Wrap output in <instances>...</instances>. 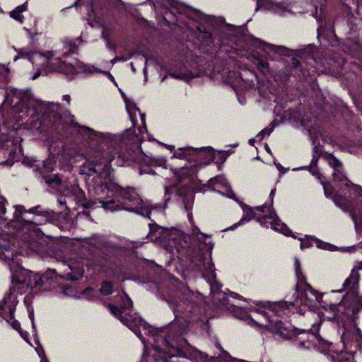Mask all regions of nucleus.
<instances>
[{
    "label": "nucleus",
    "instance_id": "nucleus-26",
    "mask_svg": "<svg viewBox=\"0 0 362 362\" xmlns=\"http://www.w3.org/2000/svg\"><path fill=\"white\" fill-rule=\"evenodd\" d=\"M8 74V69L4 66L0 64V82L7 80Z\"/></svg>",
    "mask_w": 362,
    "mask_h": 362
},
{
    "label": "nucleus",
    "instance_id": "nucleus-49",
    "mask_svg": "<svg viewBox=\"0 0 362 362\" xmlns=\"http://www.w3.org/2000/svg\"><path fill=\"white\" fill-rule=\"evenodd\" d=\"M360 306H361V308H362V303H360Z\"/></svg>",
    "mask_w": 362,
    "mask_h": 362
},
{
    "label": "nucleus",
    "instance_id": "nucleus-23",
    "mask_svg": "<svg viewBox=\"0 0 362 362\" xmlns=\"http://www.w3.org/2000/svg\"><path fill=\"white\" fill-rule=\"evenodd\" d=\"M100 292L103 295H109L112 292V284L110 281H105L100 288Z\"/></svg>",
    "mask_w": 362,
    "mask_h": 362
},
{
    "label": "nucleus",
    "instance_id": "nucleus-18",
    "mask_svg": "<svg viewBox=\"0 0 362 362\" xmlns=\"http://www.w3.org/2000/svg\"><path fill=\"white\" fill-rule=\"evenodd\" d=\"M69 268L72 272L71 274H66V278L71 280H76L83 276V270L79 266L75 267L71 264H68Z\"/></svg>",
    "mask_w": 362,
    "mask_h": 362
},
{
    "label": "nucleus",
    "instance_id": "nucleus-39",
    "mask_svg": "<svg viewBox=\"0 0 362 362\" xmlns=\"http://www.w3.org/2000/svg\"><path fill=\"white\" fill-rule=\"evenodd\" d=\"M87 130H88V135H92V134H95V135H97V134H98V133H97L96 132H95L94 130L90 129H89V128H87Z\"/></svg>",
    "mask_w": 362,
    "mask_h": 362
},
{
    "label": "nucleus",
    "instance_id": "nucleus-7",
    "mask_svg": "<svg viewBox=\"0 0 362 362\" xmlns=\"http://www.w3.org/2000/svg\"><path fill=\"white\" fill-rule=\"evenodd\" d=\"M55 270L49 269L40 276L33 272L21 269L19 274H12V281L16 284H25L31 288H37L44 284L47 280L52 279L55 274Z\"/></svg>",
    "mask_w": 362,
    "mask_h": 362
},
{
    "label": "nucleus",
    "instance_id": "nucleus-48",
    "mask_svg": "<svg viewBox=\"0 0 362 362\" xmlns=\"http://www.w3.org/2000/svg\"><path fill=\"white\" fill-rule=\"evenodd\" d=\"M66 295H69L68 292L66 291H64Z\"/></svg>",
    "mask_w": 362,
    "mask_h": 362
},
{
    "label": "nucleus",
    "instance_id": "nucleus-6",
    "mask_svg": "<svg viewBox=\"0 0 362 362\" xmlns=\"http://www.w3.org/2000/svg\"><path fill=\"white\" fill-rule=\"evenodd\" d=\"M163 344V347L160 344H155L154 348L160 354L163 353L167 356H161L165 359L168 357L171 358L177 356H185L182 351L187 346V341L180 336H175L174 334H169L166 338L160 339Z\"/></svg>",
    "mask_w": 362,
    "mask_h": 362
},
{
    "label": "nucleus",
    "instance_id": "nucleus-21",
    "mask_svg": "<svg viewBox=\"0 0 362 362\" xmlns=\"http://www.w3.org/2000/svg\"><path fill=\"white\" fill-rule=\"evenodd\" d=\"M315 340L320 341V338L318 337L317 336L315 335V334H309V337H308V341H301L300 342V345L302 346H304V347L308 349L312 345H316V344L315 342Z\"/></svg>",
    "mask_w": 362,
    "mask_h": 362
},
{
    "label": "nucleus",
    "instance_id": "nucleus-32",
    "mask_svg": "<svg viewBox=\"0 0 362 362\" xmlns=\"http://www.w3.org/2000/svg\"><path fill=\"white\" fill-rule=\"evenodd\" d=\"M40 357L41 358L40 362H49L48 360L45 358V354L44 351H41L38 352Z\"/></svg>",
    "mask_w": 362,
    "mask_h": 362
},
{
    "label": "nucleus",
    "instance_id": "nucleus-8",
    "mask_svg": "<svg viewBox=\"0 0 362 362\" xmlns=\"http://www.w3.org/2000/svg\"><path fill=\"white\" fill-rule=\"evenodd\" d=\"M109 309L112 314L118 317L124 325L132 329L140 339L141 338L140 331L137 330L136 328L139 329L141 328L146 329L147 325L145 321L139 317L136 314L129 315V317L122 316V311L112 305H109Z\"/></svg>",
    "mask_w": 362,
    "mask_h": 362
},
{
    "label": "nucleus",
    "instance_id": "nucleus-5",
    "mask_svg": "<svg viewBox=\"0 0 362 362\" xmlns=\"http://www.w3.org/2000/svg\"><path fill=\"white\" fill-rule=\"evenodd\" d=\"M243 210L247 218H242L238 223L234 225V228H236L245 221H248V220L251 218H256L262 226L265 227L270 226L273 230L279 231L284 235H288L290 233L288 228L281 222L270 206H263L255 209L246 207V209H243Z\"/></svg>",
    "mask_w": 362,
    "mask_h": 362
},
{
    "label": "nucleus",
    "instance_id": "nucleus-22",
    "mask_svg": "<svg viewBox=\"0 0 362 362\" xmlns=\"http://www.w3.org/2000/svg\"><path fill=\"white\" fill-rule=\"evenodd\" d=\"M169 75L174 78L182 79L184 81H188L192 77L189 74L180 73L176 71L170 72Z\"/></svg>",
    "mask_w": 362,
    "mask_h": 362
},
{
    "label": "nucleus",
    "instance_id": "nucleus-44",
    "mask_svg": "<svg viewBox=\"0 0 362 362\" xmlns=\"http://www.w3.org/2000/svg\"><path fill=\"white\" fill-rule=\"evenodd\" d=\"M220 294H221V293H214V298H217V297H216V295H218V296H219Z\"/></svg>",
    "mask_w": 362,
    "mask_h": 362
},
{
    "label": "nucleus",
    "instance_id": "nucleus-40",
    "mask_svg": "<svg viewBox=\"0 0 362 362\" xmlns=\"http://www.w3.org/2000/svg\"><path fill=\"white\" fill-rule=\"evenodd\" d=\"M21 337H22L25 340L28 341V339H27L28 335V332H21Z\"/></svg>",
    "mask_w": 362,
    "mask_h": 362
},
{
    "label": "nucleus",
    "instance_id": "nucleus-41",
    "mask_svg": "<svg viewBox=\"0 0 362 362\" xmlns=\"http://www.w3.org/2000/svg\"><path fill=\"white\" fill-rule=\"evenodd\" d=\"M103 74H105L107 75V76L109 77L110 79H111L112 81H114V77L112 76V74L109 72H106V71H103Z\"/></svg>",
    "mask_w": 362,
    "mask_h": 362
},
{
    "label": "nucleus",
    "instance_id": "nucleus-34",
    "mask_svg": "<svg viewBox=\"0 0 362 362\" xmlns=\"http://www.w3.org/2000/svg\"><path fill=\"white\" fill-rule=\"evenodd\" d=\"M63 99L68 103V104H70L71 102V97L69 95H63Z\"/></svg>",
    "mask_w": 362,
    "mask_h": 362
},
{
    "label": "nucleus",
    "instance_id": "nucleus-19",
    "mask_svg": "<svg viewBox=\"0 0 362 362\" xmlns=\"http://www.w3.org/2000/svg\"><path fill=\"white\" fill-rule=\"evenodd\" d=\"M156 239H160V242H164L170 240V235L169 234V231L164 229L163 228L158 227L156 231Z\"/></svg>",
    "mask_w": 362,
    "mask_h": 362
},
{
    "label": "nucleus",
    "instance_id": "nucleus-4",
    "mask_svg": "<svg viewBox=\"0 0 362 362\" xmlns=\"http://www.w3.org/2000/svg\"><path fill=\"white\" fill-rule=\"evenodd\" d=\"M76 40H66L63 43L62 48H57L52 50H46L42 52L30 53L24 49H21L18 52V56L16 57V61L20 57H27L30 61L40 62V66L44 68L50 69L53 71L62 72L69 76H73L78 72V66L66 62L64 58L70 54L75 53L78 45Z\"/></svg>",
    "mask_w": 362,
    "mask_h": 362
},
{
    "label": "nucleus",
    "instance_id": "nucleus-30",
    "mask_svg": "<svg viewBox=\"0 0 362 362\" xmlns=\"http://www.w3.org/2000/svg\"><path fill=\"white\" fill-rule=\"evenodd\" d=\"M46 182L48 185H52L53 183L59 184L60 182V179L57 175H54V178L52 179H46Z\"/></svg>",
    "mask_w": 362,
    "mask_h": 362
},
{
    "label": "nucleus",
    "instance_id": "nucleus-13",
    "mask_svg": "<svg viewBox=\"0 0 362 362\" xmlns=\"http://www.w3.org/2000/svg\"><path fill=\"white\" fill-rule=\"evenodd\" d=\"M359 274L356 270H352L350 276L344 281V287L350 288L352 292L356 293L359 281Z\"/></svg>",
    "mask_w": 362,
    "mask_h": 362
},
{
    "label": "nucleus",
    "instance_id": "nucleus-15",
    "mask_svg": "<svg viewBox=\"0 0 362 362\" xmlns=\"http://www.w3.org/2000/svg\"><path fill=\"white\" fill-rule=\"evenodd\" d=\"M299 240L301 242V249L310 247L313 245V243H315L317 247L318 248L327 249V243L322 242L316 238H314L313 237L305 236V238H299Z\"/></svg>",
    "mask_w": 362,
    "mask_h": 362
},
{
    "label": "nucleus",
    "instance_id": "nucleus-33",
    "mask_svg": "<svg viewBox=\"0 0 362 362\" xmlns=\"http://www.w3.org/2000/svg\"><path fill=\"white\" fill-rule=\"evenodd\" d=\"M204 244H205V247L207 250L211 251L212 250L214 245L212 244L211 242H209V243L204 242Z\"/></svg>",
    "mask_w": 362,
    "mask_h": 362
},
{
    "label": "nucleus",
    "instance_id": "nucleus-31",
    "mask_svg": "<svg viewBox=\"0 0 362 362\" xmlns=\"http://www.w3.org/2000/svg\"><path fill=\"white\" fill-rule=\"evenodd\" d=\"M6 202V201L4 197H0V212L3 214L6 213V209L4 207V204Z\"/></svg>",
    "mask_w": 362,
    "mask_h": 362
},
{
    "label": "nucleus",
    "instance_id": "nucleus-20",
    "mask_svg": "<svg viewBox=\"0 0 362 362\" xmlns=\"http://www.w3.org/2000/svg\"><path fill=\"white\" fill-rule=\"evenodd\" d=\"M192 150L191 148H180L177 152H176L171 159H185L191 153Z\"/></svg>",
    "mask_w": 362,
    "mask_h": 362
},
{
    "label": "nucleus",
    "instance_id": "nucleus-3",
    "mask_svg": "<svg viewBox=\"0 0 362 362\" xmlns=\"http://www.w3.org/2000/svg\"><path fill=\"white\" fill-rule=\"evenodd\" d=\"M325 160L334 170L332 176L335 183V189L338 187L339 189L332 190L329 184L322 182L325 194L327 197H331L335 204L344 211L349 212L356 225L358 221H362V210L357 208L358 200L356 199L351 202L348 199L347 195L351 196L362 189L358 186L350 185L349 181L344 174L342 164L338 159L329 154L325 156Z\"/></svg>",
    "mask_w": 362,
    "mask_h": 362
},
{
    "label": "nucleus",
    "instance_id": "nucleus-14",
    "mask_svg": "<svg viewBox=\"0 0 362 362\" xmlns=\"http://www.w3.org/2000/svg\"><path fill=\"white\" fill-rule=\"evenodd\" d=\"M199 267L203 269L204 276H207L210 280H213L215 278L214 266L211 262L210 257L202 259V265Z\"/></svg>",
    "mask_w": 362,
    "mask_h": 362
},
{
    "label": "nucleus",
    "instance_id": "nucleus-29",
    "mask_svg": "<svg viewBox=\"0 0 362 362\" xmlns=\"http://www.w3.org/2000/svg\"><path fill=\"white\" fill-rule=\"evenodd\" d=\"M132 305H133V302L127 296H126L125 298L123 299V307L124 308L128 309V308H132Z\"/></svg>",
    "mask_w": 362,
    "mask_h": 362
},
{
    "label": "nucleus",
    "instance_id": "nucleus-47",
    "mask_svg": "<svg viewBox=\"0 0 362 362\" xmlns=\"http://www.w3.org/2000/svg\"><path fill=\"white\" fill-rule=\"evenodd\" d=\"M33 315L30 314V318H31L33 320Z\"/></svg>",
    "mask_w": 362,
    "mask_h": 362
},
{
    "label": "nucleus",
    "instance_id": "nucleus-27",
    "mask_svg": "<svg viewBox=\"0 0 362 362\" xmlns=\"http://www.w3.org/2000/svg\"><path fill=\"white\" fill-rule=\"evenodd\" d=\"M151 161L153 165L156 166H165L166 163L165 158L160 157V158H151Z\"/></svg>",
    "mask_w": 362,
    "mask_h": 362
},
{
    "label": "nucleus",
    "instance_id": "nucleus-38",
    "mask_svg": "<svg viewBox=\"0 0 362 362\" xmlns=\"http://www.w3.org/2000/svg\"><path fill=\"white\" fill-rule=\"evenodd\" d=\"M147 62H148V59L146 58V64H147ZM146 65L145 66V67L144 68V78H145V80H146L147 78V74H146Z\"/></svg>",
    "mask_w": 362,
    "mask_h": 362
},
{
    "label": "nucleus",
    "instance_id": "nucleus-43",
    "mask_svg": "<svg viewBox=\"0 0 362 362\" xmlns=\"http://www.w3.org/2000/svg\"><path fill=\"white\" fill-rule=\"evenodd\" d=\"M188 218H189V221L192 220V214L191 213L188 214Z\"/></svg>",
    "mask_w": 362,
    "mask_h": 362
},
{
    "label": "nucleus",
    "instance_id": "nucleus-28",
    "mask_svg": "<svg viewBox=\"0 0 362 362\" xmlns=\"http://www.w3.org/2000/svg\"><path fill=\"white\" fill-rule=\"evenodd\" d=\"M44 168H45V171H47V172L53 170V169H54L53 163H52V160L51 159H48L45 162Z\"/></svg>",
    "mask_w": 362,
    "mask_h": 362
},
{
    "label": "nucleus",
    "instance_id": "nucleus-12",
    "mask_svg": "<svg viewBox=\"0 0 362 362\" xmlns=\"http://www.w3.org/2000/svg\"><path fill=\"white\" fill-rule=\"evenodd\" d=\"M172 170L179 180H182L187 177L194 176L197 174V168L194 165H184L180 168L173 167Z\"/></svg>",
    "mask_w": 362,
    "mask_h": 362
},
{
    "label": "nucleus",
    "instance_id": "nucleus-1",
    "mask_svg": "<svg viewBox=\"0 0 362 362\" xmlns=\"http://www.w3.org/2000/svg\"><path fill=\"white\" fill-rule=\"evenodd\" d=\"M296 275L298 279L297 288H301L303 291L298 293V297L293 302L289 303L286 301L279 302L269 307L267 310L262 311L259 309L254 310L252 315L250 316V324L257 328L269 329L272 332L279 335L281 337L288 339L297 337V332L284 326L280 320H270L269 313H277L280 310L289 306L295 308L302 314L309 308L313 303L318 301L321 295L315 291L310 284L305 282V277L302 274L300 262L295 258Z\"/></svg>",
    "mask_w": 362,
    "mask_h": 362
},
{
    "label": "nucleus",
    "instance_id": "nucleus-17",
    "mask_svg": "<svg viewBox=\"0 0 362 362\" xmlns=\"http://www.w3.org/2000/svg\"><path fill=\"white\" fill-rule=\"evenodd\" d=\"M27 10V6L25 4L17 6L13 11L10 12V16L14 20L23 23V16L22 13Z\"/></svg>",
    "mask_w": 362,
    "mask_h": 362
},
{
    "label": "nucleus",
    "instance_id": "nucleus-16",
    "mask_svg": "<svg viewBox=\"0 0 362 362\" xmlns=\"http://www.w3.org/2000/svg\"><path fill=\"white\" fill-rule=\"evenodd\" d=\"M125 100L126 104V109L129 115V117L131 118V120L132 123H134L135 122V117H136V112H138L140 117L141 120L143 123V124H145V115L140 112L139 109L136 106L135 103L132 101L128 100L127 99Z\"/></svg>",
    "mask_w": 362,
    "mask_h": 362
},
{
    "label": "nucleus",
    "instance_id": "nucleus-46",
    "mask_svg": "<svg viewBox=\"0 0 362 362\" xmlns=\"http://www.w3.org/2000/svg\"><path fill=\"white\" fill-rule=\"evenodd\" d=\"M255 140H256V138H255V139H250V143L251 144H252L254 143Z\"/></svg>",
    "mask_w": 362,
    "mask_h": 362
},
{
    "label": "nucleus",
    "instance_id": "nucleus-24",
    "mask_svg": "<svg viewBox=\"0 0 362 362\" xmlns=\"http://www.w3.org/2000/svg\"><path fill=\"white\" fill-rule=\"evenodd\" d=\"M273 127L264 128L256 136V140L261 141L264 136H269L273 131Z\"/></svg>",
    "mask_w": 362,
    "mask_h": 362
},
{
    "label": "nucleus",
    "instance_id": "nucleus-36",
    "mask_svg": "<svg viewBox=\"0 0 362 362\" xmlns=\"http://www.w3.org/2000/svg\"><path fill=\"white\" fill-rule=\"evenodd\" d=\"M41 75V71H37L35 74L33 75V76L32 77L33 79H36L37 77H39Z\"/></svg>",
    "mask_w": 362,
    "mask_h": 362
},
{
    "label": "nucleus",
    "instance_id": "nucleus-42",
    "mask_svg": "<svg viewBox=\"0 0 362 362\" xmlns=\"http://www.w3.org/2000/svg\"><path fill=\"white\" fill-rule=\"evenodd\" d=\"M274 194H275V189H272V190L271 191V192H270L269 196H270V197H271L272 199H273V197H274Z\"/></svg>",
    "mask_w": 362,
    "mask_h": 362
},
{
    "label": "nucleus",
    "instance_id": "nucleus-35",
    "mask_svg": "<svg viewBox=\"0 0 362 362\" xmlns=\"http://www.w3.org/2000/svg\"><path fill=\"white\" fill-rule=\"evenodd\" d=\"M12 326L14 329H19V324L17 321L14 320L13 322H12Z\"/></svg>",
    "mask_w": 362,
    "mask_h": 362
},
{
    "label": "nucleus",
    "instance_id": "nucleus-9",
    "mask_svg": "<svg viewBox=\"0 0 362 362\" xmlns=\"http://www.w3.org/2000/svg\"><path fill=\"white\" fill-rule=\"evenodd\" d=\"M257 1V8H261L272 11L279 15H284L286 12L289 11L287 6H284L282 4L276 3L274 0H256Z\"/></svg>",
    "mask_w": 362,
    "mask_h": 362
},
{
    "label": "nucleus",
    "instance_id": "nucleus-2",
    "mask_svg": "<svg viewBox=\"0 0 362 362\" xmlns=\"http://www.w3.org/2000/svg\"><path fill=\"white\" fill-rule=\"evenodd\" d=\"M114 159V156H111L107 158V162L103 167L100 165H95L93 168L90 170L95 173L98 175V177H94L93 189L95 194L98 196L102 197L106 195L107 197H112L113 192H119L121 195L129 201L136 200L137 205L132 209H127L128 211H134L143 216L149 218L151 208L148 202H144L140 199L134 190L132 189H123L121 187L117 184L112 182L108 179V176L110 173V163ZM103 197L100 198L99 202L102 204V207L105 210H110L112 211L124 209V207L115 205V202L111 200L104 201L102 199Z\"/></svg>",
    "mask_w": 362,
    "mask_h": 362
},
{
    "label": "nucleus",
    "instance_id": "nucleus-11",
    "mask_svg": "<svg viewBox=\"0 0 362 362\" xmlns=\"http://www.w3.org/2000/svg\"><path fill=\"white\" fill-rule=\"evenodd\" d=\"M17 303L18 300L17 296L15 294V290H11L10 292L5 296L3 300L0 302V310L4 309L7 305L10 313L11 320H13Z\"/></svg>",
    "mask_w": 362,
    "mask_h": 362
},
{
    "label": "nucleus",
    "instance_id": "nucleus-10",
    "mask_svg": "<svg viewBox=\"0 0 362 362\" xmlns=\"http://www.w3.org/2000/svg\"><path fill=\"white\" fill-rule=\"evenodd\" d=\"M211 184L214 187V190H217L220 192L221 189L223 191L221 192L223 194L226 195L230 198L234 197V193L230 189L229 185L228 184L226 179L223 177H217L210 180Z\"/></svg>",
    "mask_w": 362,
    "mask_h": 362
},
{
    "label": "nucleus",
    "instance_id": "nucleus-25",
    "mask_svg": "<svg viewBox=\"0 0 362 362\" xmlns=\"http://www.w3.org/2000/svg\"><path fill=\"white\" fill-rule=\"evenodd\" d=\"M192 235H194L199 242H204L207 238L206 235L199 233V229L197 227H194L192 228Z\"/></svg>",
    "mask_w": 362,
    "mask_h": 362
},
{
    "label": "nucleus",
    "instance_id": "nucleus-37",
    "mask_svg": "<svg viewBox=\"0 0 362 362\" xmlns=\"http://www.w3.org/2000/svg\"><path fill=\"white\" fill-rule=\"evenodd\" d=\"M311 173L313 175H315L317 176L319 179L320 178V173L317 171L316 169H313L311 170Z\"/></svg>",
    "mask_w": 362,
    "mask_h": 362
},
{
    "label": "nucleus",
    "instance_id": "nucleus-45",
    "mask_svg": "<svg viewBox=\"0 0 362 362\" xmlns=\"http://www.w3.org/2000/svg\"><path fill=\"white\" fill-rule=\"evenodd\" d=\"M131 66H132V71H135V68H134V64L132 63L131 64Z\"/></svg>",
    "mask_w": 362,
    "mask_h": 362
}]
</instances>
